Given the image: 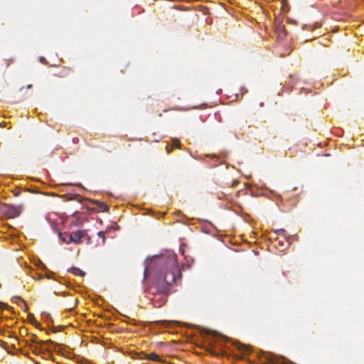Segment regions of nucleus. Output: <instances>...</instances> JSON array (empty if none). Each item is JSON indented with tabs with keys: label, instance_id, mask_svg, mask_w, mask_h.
Segmentation results:
<instances>
[{
	"label": "nucleus",
	"instance_id": "23",
	"mask_svg": "<svg viewBox=\"0 0 364 364\" xmlns=\"http://www.w3.org/2000/svg\"><path fill=\"white\" fill-rule=\"evenodd\" d=\"M210 354H214V355H217V353H213V351H210Z\"/></svg>",
	"mask_w": 364,
	"mask_h": 364
},
{
	"label": "nucleus",
	"instance_id": "17",
	"mask_svg": "<svg viewBox=\"0 0 364 364\" xmlns=\"http://www.w3.org/2000/svg\"><path fill=\"white\" fill-rule=\"evenodd\" d=\"M40 62L42 63H46V60L44 57H41L40 58Z\"/></svg>",
	"mask_w": 364,
	"mask_h": 364
},
{
	"label": "nucleus",
	"instance_id": "6",
	"mask_svg": "<svg viewBox=\"0 0 364 364\" xmlns=\"http://www.w3.org/2000/svg\"><path fill=\"white\" fill-rule=\"evenodd\" d=\"M180 146H181V142L178 139H175L173 140L172 141V147L171 148H169V146L168 145H166V151L167 153H171V151L174 149V148H180Z\"/></svg>",
	"mask_w": 364,
	"mask_h": 364
},
{
	"label": "nucleus",
	"instance_id": "8",
	"mask_svg": "<svg viewBox=\"0 0 364 364\" xmlns=\"http://www.w3.org/2000/svg\"><path fill=\"white\" fill-rule=\"evenodd\" d=\"M94 203H95L97 205L100 211L105 212L107 211L109 209L108 205L103 202L95 200Z\"/></svg>",
	"mask_w": 364,
	"mask_h": 364
},
{
	"label": "nucleus",
	"instance_id": "10",
	"mask_svg": "<svg viewBox=\"0 0 364 364\" xmlns=\"http://www.w3.org/2000/svg\"><path fill=\"white\" fill-rule=\"evenodd\" d=\"M296 80H297V77L295 75H289V76L288 77V81H287V82L289 85L293 86L295 84Z\"/></svg>",
	"mask_w": 364,
	"mask_h": 364
},
{
	"label": "nucleus",
	"instance_id": "13",
	"mask_svg": "<svg viewBox=\"0 0 364 364\" xmlns=\"http://www.w3.org/2000/svg\"><path fill=\"white\" fill-rule=\"evenodd\" d=\"M13 300H14V301L15 303H16V304H25L24 301H23L21 298H20V297H18V296H14V297H13Z\"/></svg>",
	"mask_w": 364,
	"mask_h": 364
},
{
	"label": "nucleus",
	"instance_id": "3",
	"mask_svg": "<svg viewBox=\"0 0 364 364\" xmlns=\"http://www.w3.org/2000/svg\"><path fill=\"white\" fill-rule=\"evenodd\" d=\"M86 235L85 230H77L70 233V235H67L68 242L80 243L82 239Z\"/></svg>",
	"mask_w": 364,
	"mask_h": 364
},
{
	"label": "nucleus",
	"instance_id": "18",
	"mask_svg": "<svg viewBox=\"0 0 364 364\" xmlns=\"http://www.w3.org/2000/svg\"><path fill=\"white\" fill-rule=\"evenodd\" d=\"M98 235L100 237H103V240H105V233L102 231L99 232H98Z\"/></svg>",
	"mask_w": 364,
	"mask_h": 364
},
{
	"label": "nucleus",
	"instance_id": "9",
	"mask_svg": "<svg viewBox=\"0 0 364 364\" xmlns=\"http://www.w3.org/2000/svg\"><path fill=\"white\" fill-rule=\"evenodd\" d=\"M67 235H70V233H67V232L62 233V232H60L59 234H58V236H59L60 239L63 242H65L66 244H70V242H68Z\"/></svg>",
	"mask_w": 364,
	"mask_h": 364
},
{
	"label": "nucleus",
	"instance_id": "22",
	"mask_svg": "<svg viewBox=\"0 0 364 364\" xmlns=\"http://www.w3.org/2000/svg\"><path fill=\"white\" fill-rule=\"evenodd\" d=\"M158 323H166V321H157Z\"/></svg>",
	"mask_w": 364,
	"mask_h": 364
},
{
	"label": "nucleus",
	"instance_id": "15",
	"mask_svg": "<svg viewBox=\"0 0 364 364\" xmlns=\"http://www.w3.org/2000/svg\"><path fill=\"white\" fill-rule=\"evenodd\" d=\"M237 348L240 351L243 353L247 350V348L245 346L238 345Z\"/></svg>",
	"mask_w": 364,
	"mask_h": 364
},
{
	"label": "nucleus",
	"instance_id": "12",
	"mask_svg": "<svg viewBox=\"0 0 364 364\" xmlns=\"http://www.w3.org/2000/svg\"><path fill=\"white\" fill-rule=\"evenodd\" d=\"M284 232H285V230L283 229L276 230L277 234H282L283 235L284 239L285 240V241L287 242L286 247H289L291 244V242L289 240V238L285 237V235H284Z\"/></svg>",
	"mask_w": 364,
	"mask_h": 364
},
{
	"label": "nucleus",
	"instance_id": "2",
	"mask_svg": "<svg viewBox=\"0 0 364 364\" xmlns=\"http://www.w3.org/2000/svg\"><path fill=\"white\" fill-rule=\"evenodd\" d=\"M23 209L21 205L15 206L6 203L0 204V213L6 218H14L20 215Z\"/></svg>",
	"mask_w": 364,
	"mask_h": 364
},
{
	"label": "nucleus",
	"instance_id": "5",
	"mask_svg": "<svg viewBox=\"0 0 364 364\" xmlns=\"http://www.w3.org/2000/svg\"><path fill=\"white\" fill-rule=\"evenodd\" d=\"M276 33L279 38H284L286 36L284 26L283 25H278L276 28Z\"/></svg>",
	"mask_w": 364,
	"mask_h": 364
},
{
	"label": "nucleus",
	"instance_id": "4",
	"mask_svg": "<svg viewBox=\"0 0 364 364\" xmlns=\"http://www.w3.org/2000/svg\"><path fill=\"white\" fill-rule=\"evenodd\" d=\"M72 73V69L68 67H63L59 72L58 73L57 75L60 77H64L68 76Z\"/></svg>",
	"mask_w": 364,
	"mask_h": 364
},
{
	"label": "nucleus",
	"instance_id": "7",
	"mask_svg": "<svg viewBox=\"0 0 364 364\" xmlns=\"http://www.w3.org/2000/svg\"><path fill=\"white\" fill-rule=\"evenodd\" d=\"M145 358L153 361H161L159 355L154 352L149 354H145Z\"/></svg>",
	"mask_w": 364,
	"mask_h": 364
},
{
	"label": "nucleus",
	"instance_id": "21",
	"mask_svg": "<svg viewBox=\"0 0 364 364\" xmlns=\"http://www.w3.org/2000/svg\"><path fill=\"white\" fill-rule=\"evenodd\" d=\"M278 243H279V245H281V246H284V247L285 246V245H284V244L281 240H279V241L278 242Z\"/></svg>",
	"mask_w": 364,
	"mask_h": 364
},
{
	"label": "nucleus",
	"instance_id": "14",
	"mask_svg": "<svg viewBox=\"0 0 364 364\" xmlns=\"http://www.w3.org/2000/svg\"><path fill=\"white\" fill-rule=\"evenodd\" d=\"M264 364H277L275 359L269 357L267 358V361Z\"/></svg>",
	"mask_w": 364,
	"mask_h": 364
},
{
	"label": "nucleus",
	"instance_id": "24",
	"mask_svg": "<svg viewBox=\"0 0 364 364\" xmlns=\"http://www.w3.org/2000/svg\"><path fill=\"white\" fill-rule=\"evenodd\" d=\"M32 87V85H28V88H30V87Z\"/></svg>",
	"mask_w": 364,
	"mask_h": 364
},
{
	"label": "nucleus",
	"instance_id": "11",
	"mask_svg": "<svg viewBox=\"0 0 364 364\" xmlns=\"http://www.w3.org/2000/svg\"><path fill=\"white\" fill-rule=\"evenodd\" d=\"M70 272L74 274L75 275H78V276H84L85 273L83 272V271H82L79 268H77V267H73L71 269H70Z\"/></svg>",
	"mask_w": 364,
	"mask_h": 364
},
{
	"label": "nucleus",
	"instance_id": "16",
	"mask_svg": "<svg viewBox=\"0 0 364 364\" xmlns=\"http://www.w3.org/2000/svg\"><path fill=\"white\" fill-rule=\"evenodd\" d=\"M0 309H11V308L4 302L0 301Z\"/></svg>",
	"mask_w": 364,
	"mask_h": 364
},
{
	"label": "nucleus",
	"instance_id": "1",
	"mask_svg": "<svg viewBox=\"0 0 364 364\" xmlns=\"http://www.w3.org/2000/svg\"><path fill=\"white\" fill-rule=\"evenodd\" d=\"M144 266L143 280L146 279L149 274L154 278L155 289L150 300L154 307L160 308L166 304L173 284L181 277L177 256L173 252L166 251L146 259Z\"/></svg>",
	"mask_w": 364,
	"mask_h": 364
},
{
	"label": "nucleus",
	"instance_id": "20",
	"mask_svg": "<svg viewBox=\"0 0 364 364\" xmlns=\"http://www.w3.org/2000/svg\"><path fill=\"white\" fill-rule=\"evenodd\" d=\"M237 184H238V181H234L232 182V186L233 187H236V186H237Z\"/></svg>",
	"mask_w": 364,
	"mask_h": 364
},
{
	"label": "nucleus",
	"instance_id": "19",
	"mask_svg": "<svg viewBox=\"0 0 364 364\" xmlns=\"http://www.w3.org/2000/svg\"><path fill=\"white\" fill-rule=\"evenodd\" d=\"M13 193L15 196H18L20 194V191H14Z\"/></svg>",
	"mask_w": 364,
	"mask_h": 364
}]
</instances>
